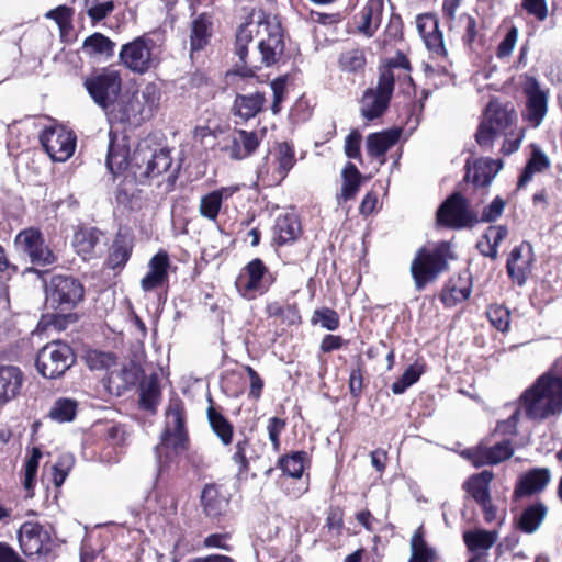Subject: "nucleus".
<instances>
[{"label": "nucleus", "instance_id": "f257e3e1", "mask_svg": "<svg viewBox=\"0 0 562 562\" xmlns=\"http://www.w3.org/2000/svg\"><path fill=\"white\" fill-rule=\"evenodd\" d=\"M284 42L278 25H270L260 16L239 26L235 53L241 63L237 74L241 77H252L262 65H274L283 55Z\"/></svg>", "mask_w": 562, "mask_h": 562}, {"label": "nucleus", "instance_id": "f03ea898", "mask_svg": "<svg viewBox=\"0 0 562 562\" xmlns=\"http://www.w3.org/2000/svg\"><path fill=\"white\" fill-rule=\"evenodd\" d=\"M521 408L532 420H543L562 412V379L544 374L521 395Z\"/></svg>", "mask_w": 562, "mask_h": 562}, {"label": "nucleus", "instance_id": "7ed1b4c3", "mask_svg": "<svg viewBox=\"0 0 562 562\" xmlns=\"http://www.w3.org/2000/svg\"><path fill=\"white\" fill-rule=\"evenodd\" d=\"M160 100V88L156 83H147L117 104L115 117L121 122L139 124L154 116L159 109Z\"/></svg>", "mask_w": 562, "mask_h": 562}, {"label": "nucleus", "instance_id": "20e7f679", "mask_svg": "<svg viewBox=\"0 0 562 562\" xmlns=\"http://www.w3.org/2000/svg\"><path fill=\"white\" fill-rule=\"evenodd\" d=\"M450 258V245L446 241L432 247L420 248L411 265V272L417 290L420 291L427 282L435 280L443 272L448 268Z\"/></svg>", "mask_w": 562, "mask_h": 562}, {"label": "nucleus", "instance_id": "39448f33", "mask_svg": "<svg viewBox=\"0 0 562 562\" xmlns=\"http://www.w3.org/2000/svg\"><path fill=\"white\" fill-rule=\"evenodd\" d=\"M121 64L136 74H145L159 63L158 46L153 38L142 35L121 47Z\"/></svg>", "mask_w": 562, "mask_h": 562}, {"label": "nucleus", "instance_id": "423d86ee", "mask_svg": "<svg viewBox=\"0 0 562 562\" xmlns=\"http://www.w3.org/2000/svg\"><path fill=\"white\" fill-rule=\"evenodd\" d=\"M188 445V434L186 429L184 408L179 398L171 400L165 414V429L161 434L157 453L161 450L170 449L176 454L183 452Z\"/></svg>", "mask_w": 562, "mask_h": 562}, {"label": "nucleus", "instance_id": "0eeeda50", "mask_svg": "<svg viewBox=\"0 0 562 562\" xmlns=\"http://www.w3.org/2000/svg\"><path fill=\"white\" fill-rule=\"evenodd\" d=\"M75 353L65 342L52 341L45 345L37 353L36 369L47 379H57L74 364Z\"/></svg>", "mask_w": 562, "mask_h": 562}, {"label": "nucleus", "instance_id": "6e6552de", "mask_svg": "<svg viewBox=\"0 0 562 562\" xmlns=\"http://www.w3.org/2000/svg\"><path fill=\"white\" fill-rule=\"evenodd\" d=\"M83 286L74 277L53 276L45 284L46 305L63 311L75 307L83 299Z\"/></svg>", "mask_w": 562, "mask_h": 562}, {"label": "nucleus", "instance_id": "1a4fd4ad", "mask_svg": "<svg viewBox=\"0 0 562 562\" xmlns=\"http://www.w3.org/2000/svg\"><path fill=\"white\" fill-rule=\"evenodd\" d=\"M85 87L92 100L104 111L112 106L121 91L122 78L112 68H104L85 80Z\"/></svg>", "mask_w": 562, "mask_h": 562}, {"label": "nucleus", "instance_id": "9d476101", "mask_svg": "<svg viewBox=\"0 0 562 562\" xmlns=\"http://www.w3.org/2000/svg\"><path fill=\"white\" fill-rule=\"evenodd\" d=\"M393 90V76L385 69L379 75L376 87L364 91L360 101L361 115L367 121L382 116L389 106Z\"/></svg>", "mask_w": 562, "mask_h": 562}, {"label": "nucleus", "instance_id": "9b49d317", "mask_svg": "<svg viewBox=\"0 0 562 562\" xmlns=\"http://www.w3.org/2000/svg\"><path fill=\"white\" fill-rule=\"evenodd\" d=\"M40 140L54 161H66L72 156L76 148V135L61 125L46 127L42 132Z\"/></svg>", "mask_w": 562, "mask_h": 562}, {"label": "nucleus", "instance_id": "f8f14e48", "mask_svg": "<svg viewBox=\"0 0 562 562\" xmlns=\"http://www.w3.org/2000/svg\"><path fill=\"white\" fill-rule=\"evenodd\" d=\"M437 221L445 226L463 228L474 225L479 218L468 201L460 193H453L438 209Z\"/></svg>", "mask_w": 562, "mask_h": 562}, {"label": "nucleus", "instance_id": "ddd939ff", "mask_svg": "<svg viewBox=\"0 0 562 562\" xmlns=\"http://www.w3.org/2000/svg\"><path fill=\"white\" fill-rule=\"evenodd\" d=\"M14 244L19 251L30 257L32 263L47 266L55 261L54 254L44 244L42 234L35 228L21 231L16 235Z\"/></svg>", "mask_w": 562, "mask_h": 562}, {"label": "nucleus", "instance_id": "4468645a", "mask_svg": "<svg viewBox=\"0 0 562 562\" xmlns=\"http://www.w3.org/2000/svg\"><path fill=\"white\" fill-rule=\"evenodd\" d=\"M524 92L527 98L525 120L532 127H538L548 112V90L542 89L536 78H529L524 87Z\"/></svg>", "mask_w": 562, "mask_h": 562}, {"label": "nucleus", "instance_id": "2eb2a0df", "mask_svg": "<svg viewBox=\"0 0 562 562\" xmlns=\"http://www.w3.org/2000/svg\"><path fill=\"white\" fill-rule=\"evenodd\" d=\"M532 261L533 251L531 245L528 243H521L510 251L506 268L509 278L519 286L526 283L531 272Z\"/></svg>", "mask_w": 562, "mask_h": 562}, {"label": "nucleus", "instance_id": "dca6fc26", "mask_svg": "<svg viewBox=\"0 0 562 562\" xmlns=\"http://www.w3.org/2000/svg\"><path fill=\"white\" fill-rule=\"evenodd\" d=\"M295 157L293 147L288 143H280L277 146L273 167H261L258 177L268 181L269 184H279L286 177L288 172L294 166Z\"/></svg>", "mask_w": 562, "mask_h": 562}, {"label": "nucleus", "instance_id": "f3484780", "mask_svg": "<svg viewBox=\"0 0 562 562\" xmlns=\"http://www.w3.org/2000/svg\"><path fill=\"white\" fill-rule=\"evenodd\" d=\"M259 144L260 139L255 132L234 130L226 138L222 150L229 158L241 160L254 154Z\"/></svg>", "mask_w": 562, "mask_h": 562}, {"label": "nucleus", "instance_id": "a211bd4d", "mask_svg": "<svg viewBox=\"0 0 562 562\" xmlns=\"http://www.w3.org/2000/svg\"><path fill=\"white\" fill-rule=\"evenodd\" d=\"M19 542L25 555L48 551L49 536L37 522H24L19 530Z\"/></svg>", "mask_w": 562, "mask_h": 562}, {"label": "nucleus", "instance_id": "6ab92c4d", "mask_svg": "<svg viewBox=\"0 0 562 562\" xmlns=\"http://www.w3.org/2000/svg\"><path fill=\"white\" fill-rule=\"evenodd\" d=\"M265 273L266 267L260 259L250 261L245 272L240 273L236 280L235 284L239 293L245 297H252L256 292H265L267 290L262 281Z\"/></svg>", "mask_w": 562, "mask_h": 562}, {"label": "nucleus", "instance_id": "aec40b11", "mask_svg": "<svg viewBox=\"0 0 562 562\" xmlns=\"http://www.w3.org/2000/svg\"><path fill=\"white\" fill-rule=\"evenodd\" d=\"M213 20L207 13H200L193 16L190 23V49L191 55L206 47L212 37Z\"/></svg>", "mask_w": 562, "mask_h": 562}, {"label": "nucleus", "instance_id": "412c9836", "mask_svg": "<svg viewBox=\"0 0 562 562\" xmlns=\"http://www.w3.org/2000/svg\"><path fill=\"white\" fill-rule=\"evenodd\" d=\"M169 258L167 252H157L148 263V272L140 281L144 291L161 286L168 279Z\"/></svg>", "mask_w": 562, "mask_h": 562}, {"label": "nucleus", "instance_id": "4be33fe9", "mask_svg": "<svg viewBox=\"0 0 562 562\" xmlns=\"http://www.w3.org/2000/svg\"><path fill=\"white\" fill-rule=\"evenodd\" d=\"M23 382V374L18 367L0 366V407L13 400Z\"/></svg>", "mask_w": 562, "mask_h": 562}, {"label": "nucleus", "instance_id": "5701e85b", "mask_svg": "<svg viewBox=\"0 0 562 562\" xmlns=\"http://www.w3.org/2000/svg\"><path fill=\"white\" fill-rule=\"evenodd\" d=\"M130 149L124 138H117L109 133L106 167L112 175H119L128 166Z\"/></svg>", "mask_w": 562, "mask_h": 562}, {"label": "nucleus", "instance_id": "b1692460", "mask_svg": "<svg viewBox=\"0 0 562 562\" xmlns=\"http://www.w3.org/2000/svg\"><path fill=\"white\" fill-rule=\"evenodd\" d=\"M400 130L393 128L380 133H372L367 137V151L372 158L379 159L384 164L386 151L397 143Z\"/></svg>", "mask_w": 562, "mask_h": 562}, {"label": "nucleus", "instance_id": "393cba45", "mask_svg": "<svg viewBox=\"0 0 562 562\" xmlns=\"http://www.w3.org/2000/svg\"><path fill=\"white\" fill-rule=\"evenodd\" d=\"M201 503L205 515L212 519L220 518L228 508V498L214 484L204 486Z\"/></svg>", "mask_w": 562, "mask_h": 562}, {"label": "nucleus", "instance_id": "a878e982", "mask_svg": "<svg viewBox=\"0 0 562 562\" xmlns=\"http://www.w3.org/2000/svg\"><path fill=\"white\" fill-rule=\"evenodd\" d=\"M501 169V160L481 158L474 162L471 170H468L465 178H471L474 186L485 188L491 184Z\"/></svg>", "mask_w": 562, "mask_h": 562}, {"label": "nucleus", "instance_id": "bb28decb", "mask_svg": "<svg viewBox=\"0 0 562 562\" xmlns=\"http://www.w3.org/2000/svg\"><path fill=\"white\" fill-rule=\"evenodd\" d=\"M514 453L509 441L504 440L493 447H481L474 452L473 463L475 467L485 464H497L509 459Z\"/></svg>", "mask_w": 562, "mask_h": 562}, {"label": "nucleus", "instance_id": "cd10ccee", "mask_svg": "<svg viewBox=\"0 0 562 562\" xmlns=\"http://www.w3.org/2000/svg\"><path fill=\"white\" fill-rule=\"evenodd\" d=\"M341 177L342 184L340 192L336 194V201L337 205L342 207L358 194L362 176L353 164L348 162L342 170Z\"/></svg>", "mask_w": 562, "mask_h": 562}, {"label": "nucleus", "instance_id": "c85d7f7f", "mask_svg": "<svg viewBox=\"0 0 562 562\" xmlns=\"http://www.w3.org/2000/svg\"><path fill=\"white\" fill-rule=\"evenodd\" d=\"M237 190V187H223L202 196L199 205L200 215L210 221H215L223 199L232 196Z\"/></svg>", "mask_w": 562, "mask_h": 562}, {"label": "nucleus", "instance_id": "c756f323", "mask_svg": "<svg viewBox=\"0 0 562 562\" xmlns=\"http://www.w3.org/2000/svg\"><path fill=\"white\" fill-rule=\"evenodd\" d=\"M265 102V94L258 91L249 94H237L233 113L243 121H247L255 117L262 110Z\"/></svg>", "mask_w": 562, "mask_h": 562}, {"label": "nucleus", "instance_id": "7c9ffc66", "mask_svg": "<svg viewBox=\"0 0 562 562\" xmlns=\"http://www.w3.org/2000/svg\"><path fill=\"white\" fill-rule=\"evenodd\" d=\"M498 532L495 530L475 529L463 533V541L472 553L484 554L497 541Z\"/></svg>", "mask_w": 562, "mask_h": 562}, {"label": "nucleus", "instance_id": "2f4dec72", "mask_svg": "<svg viewBox=\"0 0 562 562\" xmlns=\"http://www.w3.org/2000/svg\"><path fill=\"white\" fill-rule=\"evenodd\" d=\"M516 119L513 108L502 105L499 102L492 100L488 102L483 120L503 133Z\"/></svg>", "mask_w": 562, "mask_h": 562}, {"label": "nucleus", "instance_id": "473e14b6", "mask_svg": "<svg viewBox=\"0 0 562 562\" xmlns=\"http://www.w3.org/2000/svg\"><path fill=\"white\" fill-rule=\"evenodd\" d=\"M493 477V472L484 470L475 475H472L464 483L467 492L479 505L491 499L490 484Z\"/></svg>", "mask_w": 562, "mask_h": 562}, {"label": "nucleus", "instance_id": "72a5a7b5", "mask_svg": "<svg viewBox=\"0 0 562 562\" xmlns=\"http://www.w3.org/2000/svg\"><path fill=\"white\" fill-rule=\"evenodd\" d=\"M301 234V225L294 215L279 216L273 227V239L278 245L294 241Z\"/></svg>", "mask_w": 562, "mask_h": 562}, {"label": "nucleus", "instance_id": "f704fd0d", "mask_svg": "<svg viewBox=\"0 0 562 562\" xmlns=\"http://www.w3.org/2000/svg\"><path fill=\"white\" fill-rule=\"evenodd\" d=\"M550 471L546 468L535 469L524 475L517 486L515 494L530 495L542 491L550 482Z\"/></svg>", "mask_w": 562, "mask_h": 562}, {"label": "nucleus", "instance_id": "c9c22d12", "mask_svg": "<svg viewBox=\"0 0 562 562\" xmlns=\"http://www.w3.org/2000/svg\"><path fill=\"white\" fill-rule=\"evenodd\" d=\"M143 158H147V162L144 170L140 172V177L147 179L157 178L166 173L171 167V157L167 149H159L151 153L149 156L144 153Z\"/></svg>", "mask_w": 562, "mask_h": 562}, {"label": "nucleus", "instance_id": "e433bc0d", "mask_svg": "<svg viewBox=\"0 0 562 562\" xmlns=\"http://www.w3.org/2000/svg\"><path fill=\"white\" fill-rule=\"evenodd\" d=\"M161 398L158 376L151 374L140 383L139 405L142 408L155 413Z\"/></svg>", "mask_w": 562, "mask_h": 562}, {"label": "nucleus", "instance_id": "4c0bfd02", "mask_svg": "<svg viewBox=\"0 0 562 562\" xmlns=\"http://www.w3.org/2000/svg\"><path fill=\"white\" fill-rule=\"evenodd\" d=\"M212 403V400L210 398ZM209 424L213 432L220 438L224 446H228L233 441V425L211 404L206 411Z\"/></svg>", "mask_w": 562, "mask_h": 562}, {"label": "nucleus", "instance_id": "58836bf2", "mask_svg": "<svg viewBox=\"0 0 562 562\" xmlns=\"http://www.w3.org/2000/svg\"><path fill=\"white\" fill-rule=\"evenodd\" d=\"M436 552L426 542L423 527L420 526L412 536L408 562H436Z\"/></svg>", "mask_w": 562, "mask_h": 562}, {"label": "nucleus", "instance_id": "ea45409f", "mask_svg": "<svg viewBox=\"0 0 562 562\" xmlns=\"http://www.w3.org/2000/svg\"><path fill=\"white\" fill-rule=\"evenodd\" d=\"M547 507L542 503L528 506L520 515L518 526L526 533L535 532L547 515Z\"/></svg>", "mask_w": 562, "mask_h": 562}, {"label": "nucleus", "instance_id": "a19ab883", "mask_svg": "<svg viewBox=\"0 0 562 562\" xmlns=\"http://www.w3.org/2000/svg\"><path fill=\"white\" fill-rule=\"evenodd\" d=\"M99 243V232L95 228H81L74 236V247L78 255L87 259Z\"/></svg>", "mask_w": 562, "mask_h": 562}, {"label": "nucleus", "instance_id": "79ce46f5", "mask_svg": "<svg viewBox=\"0 0 562 562\" xmlns=\"http://www.w3.org/2000/svg\"><path fill=\"white\" fill-rule=\"evenodd\" d=\"M387 69L393 76V83L395 80H403L404 82L412 83L409 76L411 65L408 59L403 54H397L394 58L387 60V63L379 68V75L383 70Z\"/></svg>", "mask_w": 562, "mask_h": 562}, {"label": "nucleus", "instance_id": "37998d69", "mask_svg": "<svg viewBox=\"0 0 562 562\" xmlns=\"http://www.w3.org/2000/svg\"><path fill=\"white\" fill-rule=\"evenodd\" d=\"M550 161L548 157L540 150H535L528 160L521 176L518 180V188L525 187L537 172H542L549 168Z\"/></svg>", "mask_w": 562, "mask_h": 562}, {"label": "nucleus", "instance_id": "c03bdc74", "mask_svg": "<svg viewBox=\"0 0 562 562\" xmlns=\"http://www.w3.org/2000/svg\"><path fill=\"white\" fill-rule=\"evenodd\" d=\"M266 312L269 317L280 319L282 323L292 325L300 322V314L295 304L282 305L279 302L267 304Z\"/></svg>", "mask_w": 562, "mask_h": 562}, {"label": "nucleus", "instance_id": "a18cd8bd", "mask_svg": "<svg viewBox=\"0 0 562 562\" xmlns=\"http://www.w3.org/2000/svg\"><path fill=\"white\" fill-rule=\"evenodd\" d=\"M82 11L97 23L106 18L114 10L113 0H81Z\"/></svg>", "mask_w": 562, "mask_h": 562}, {"label": "nucleus", "instance_id": "49530a36", "mask_svg": "<svg viewBox=\"0 0 562 562\" xmlns=\"http://www.w3.org/2000/svg\"><path fill=\"white\" fill-rule=\"evenodd\" d=\"M77 412V402L70 398H58L49 411V417L58 423L71 422Z\"/></svg>", "mask_w": 562, "mask_h": 562}, {"label": "nucleus", "instance_id": "de8ad7c7", "mask_svg": "<svg viewBox=\"0 0 562 562\" xmlns=\"http://www.w3.org/2000/svg\"><path fill=\"white\" fill-rule=\"evenodd\" d=\"M114 43L101 33H94L87 37L83 49L90 55H112Z\"/></svg>", "mask_w": 562, "mask_h": 562}, {"label": "nucleus", "instance_id": "09e8293b", "mask_svg": "<svg viewBox=\"0 0 562 562\" xmlns=\"http://www.w3.org/2000/svg\"><path fill=\"white\" fill-rule=\"evenodd\" d=\"M306 456V452L303 451L293 452L290 456L282 457L279 460V467L289 476L301 477L304 471Z\"/></svg>", "mask_w": 562, "mask_h": 562}, {"label": "nucleus", "instance_id": "8fccbe9b", "mask_svg": "<svg viewBox=\"0 0 562 562\" xmlns=\"http://www.w3.org/2000/svg\"><path fill=\"white\" fill-rule=\"evenodd\" d=\"M423 371V366L418 363L409 366L402 376L392 384V392L394 394H403L409 386L419 380Z\"/></svg>", "mask_w": 562, "mask_h": 562}, {"label": "nucleus", "instance_id": "3c124183", "mask_svg": "<svg viewBox=\"0 0 562 562\" xmlns=\"http://www.w3.org/2000/svg\"><path fill=\"white\" fill-rule=\"evenodd\" d=\"M339 65L344 71L358 72L366 65L364 53L358 48L344 52L339 57Z\"/></svg>", "mask_w": 562, "mask_h": 562}, {"label": "nucleus", "instance_id": "603ef678", "mask_svg": "<svg viewBox=\"0 0 562 562\" xmlns=\"http://www.w3.org/2000/svg\"><path fill=\"white\" fill-rule=\"evenodd\" d=\"M450 30L463 31V42L471 45L477 34L476 21L473 16L467 13L459 14L458 20L449 25Z\"/></svg>", "mask_w": 562, "mask_h": 562}, {"label": "nucleus", "instance_id": "864d4df0", "mask_svg": "<svg viewBox=\"0 0 562 562\" xmlns=\"http://www.w3.org/2000/svg\"><path fill=\"white\" fill-rule=\"evenodd\" d=\"M378 7V2L370 1L360 13L361 21L358 23L357 29L368 37H371L378 27V22H373V12Z\"/></svg>", "mask_w": 562, "mask_h": 562}, {"label": "nucleus", "instance_id": "5fc2aeb1", "mask_svg": "<svg viewBox=\"0 0 562 562\" xmlns=\"http://www.w3.org/2000/svg\"><path fill=\"white\" fill-rule=\"evenodd\" d=\"M313 323H319L327 330H336L339 327V316L336 311L329 307H322L314 312Z\"/></svg>", "mask_w": 562, "mask_h": 562}, {"label": "nucleus", "instance_id": "6e6d98bb", "mask_svg": "<svg viewBox=\"0 0 562 562\" xmlns=\"http://www.w3.org/2000/svg\"><path fill=\"white\" fill-rule=\"evenodd\" d=\"M471 288L469 285L457 286L448 285L441 294V301L447 306H453L470 297Z\"/></svg>", "mask_w": 562, "mask_h": 562}, {"label": "nucleus", "instance_id": "4d7b16f0", "mask_svg": "<svg viewBox=\"0 0 562 562\" xmlns=\"http://www.w3.org/2000/svg\"><path fill=\"white\" fill-rule=\"evenodd\" d=\"M509 311L501 305L491 306L487 317L492 325L499 331H506L509 327Z\"/></svg>", "mask_w": 562, "mask_h": 562}, {"label": "nucleus", "instance_id": "13d9d810", "mask_svg": "<svg viewBox=\"0 0 562 562\" xmlns=\"http://www.w3.org/2000/svg\"><path fill=\"white\" fill-rule=\"evenodd\" d=\"M501 134L498 130L488 124L486 121L482 120L477 132L475 134V138L477 144L483 148H491L495 138Z\"/></svg>", "mask_w": 562, "mask_h": 562}, {"label": "nucleus", "instance_id": "bf43d9fd", "mask_svg": "<svg viewBox=\"0 0 562 562\" xmlns=\"http://www.w3.org/2000/svg\"><path fill=\"white\" fill-rule=\"evenodd\" d=\"M42 457V452L38 448H33L31 457L27 459L25 464V475H24V487L26 490H31L34 485L38 461Z\"/></svg>", "mask_w": 562, "mask_h": 562}, {"label": "nucleus", "instance_id": "052dcab7", "mask_svg": "<svg viewBox=\"0 0 562 562\" xmlns=\"http://www.w3.org/2000/svg\"><path fill=\"white\" fill-rule=\"evenodd\" d=\"M72 464V456L65 454L60 457L56 464L53 465V482L56 486H60L64 483Z\"/></svg>", "mask_w": 562, "mask_h": 562}, {"label": "nucleus", "instance_id": "680f3d73", "mask_svg": "<svg viewBox=\"0 0 562 562\" xmlns=\"http://www.w3.org/2000/svg\"><path fill=\"white\" fill-rule=\"evenodd\" d=\"M506 202L499 198L496 196L491 204H488L482 212L481 218L479 221L481 222H494L496 221L503 213L505 209Z\"/></svg>", "mask_w": 562, "mask_h": 562}, {"label": "nucleus", "instance_id": "e2e57ef3", "mask_svg": "<svg viewBox=\"0 0 562 562\" xmlns=\"http://www.w3.org/2000/svg\"><path fill=\"white\" fill-rule=\"evenodd\" d=\"M361 134L353 130L346 137L345 140V154L351 159H361L360 154Z\"/></svg>", "mask_w": 562, "mask_h": 562}, {"label": "nucleus", "instance_id": "0e129e2a", "mask_svg": "<svg viewBox=\"0 0 562 562\" xmlns=\"http://www.w3.org/2000/svg\"><path fill=\"white\" fill-rule=\"evenodd\" d=\"M285 427V422L278 417H272L268 422L267 430L269 435V439L272 443L273 450H280V434L283 431Z\"/></svg>", "mask_w": 562, "mask_h": 562}, {"label": "nucleus", "instance_id": "69168bd1", "mask_svg": "<svg viewBox=\"0 0 562 562\" xmlns=\"http://www.w3.org/2000/svg\"><path fill=\"white\" fill-rule=\"evenodd\" d=\"M517 40H518V30L516 27H512L507 32V34L505 35L503 41L499 43L498 48H497V56L499 58L508 57L513 53L514 47L517 43Z\"/></svg>", "mask_w": 562, "mask_h": 562}, {"label": "nucleus", "instance_id": "338daca9", "mask_svg": "<svg viewBox=\"0 0 562 562\" xmlns=\"http://www.w3.org/2000/svg\"><path fill=\"white\" fill-rule=\"evenodd\" d=\"M130 257V249L122 241L116 239L110 254V263L113 268L123 266Z\"/></svg>", "mask_w": 562, "mask_h": 562}, {"label": "nucleus", "instance_id": "774afa93", "mask_svg": "<svg viewBox=\"0 0 562 562\" xmlns=\"http://www.w3.org/2000/svg\"><path fill=\"white\" fill-rule=\"evenodd\" d=\"M522 7L529 14L535 15L540 21H543L548 15L546 0H524Z\"/></svg>", "mask_w": 562, "mask_h": 562}]
</instances>
